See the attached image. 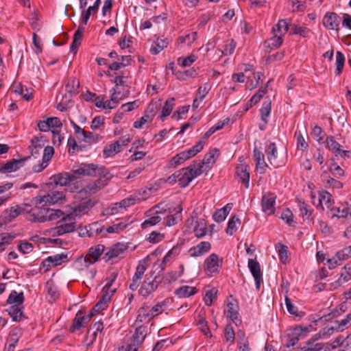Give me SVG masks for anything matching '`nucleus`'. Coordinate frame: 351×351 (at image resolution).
Listing matches in <instances>:
<instances>
[{"label":"nucleus","mask_w":351,"mask_h":351,"mask_svg":"<svg viewBox=\"0 0 351 351\" xmlns=\"http://www.w3.org/2000/svg\"><path fill=\"white\" fill-rule=\"evenodd\" d=\"M73 183L71 192L75 193V202L88 201V191L85 178L88 176V165L86 163L75 164L69 171Z\"/></svg>","instance_id":"obj_1"},{"label":"nucleus","mask_w":351,"mask_h":351,"mask_svg":"<svg viewBox=\"0 0 351 351\" xmlns=\"http://www.w3.org/2000/svg\"><path fill=\"white\" fill-rule=\"evenodd\" d=\"M88 212V201L79 202L73 208L71 213L64 215L62 212V215L59 218L60 221L58 222V226L54 228L53 235H62L67 233H71L75 230V217L82 216Z\"/></svg>","instance_id":"obj_2"},{"label":"nucleus","mask_w":351,"mask_h":351,"mask_svg":"<svg viewBox=\"0 0 351 351\" xmlns=\"http://www.w3.org/2000/svg\"><path fill=\"white\" fill-rule=\"evenodd\" d=\"M27 215L26 219L31 222L43 223L47 221L58 219L62 215V211L60 209H52L47 205L40 204V199H36V205L32 207L28 205Z\"/></svg>","instance_id":"obj_3"},{"label":"nucleus","mask_w":351,"mask_h":351,"mask_svg":"<svg viewBox=\"0 0 351 351\" xmlns=\"http://www.w3.org/2000/svg\"><path fill=\"white\" fill-rule=\"evenodd\" d=\"M112 177L104 166L89 164V194L100 191L108 184Z\"/></svg>","instance_id":"obj_4"},{"label":"nucleus","mask_w":351,"mask_h":351,"mask_svg":"<svg viewBox=\"0 0 351 351\" xmlns=\"http://www.w3.org/2000/svg\"><path fill=\"white\" fill-rule=\"evenodd\" d=\"M80 8L82 9V15L80 19V25L77 29L73 35V42L70 45V51L75 55L77 49L82 43L83 34L85 30V25L88 23V9H86L87 0H80Z\"/></svg>","instance_id":"obj_5"},{"label":"nucleus","mask_w":351,"mask_h":351,"mask_svg":"<svg viewBox=\"0 0 351 351\" xmlns=\"http://www.w3.org/2000/svg\"><path fill=\"white\" fill-rule=\"evenodd\" d=\"M110 99L106 101H104V98L96 96L95 93L89 91V102H93L95 106L99 108L114 109L119 104V95L121 92L115 88H112L110 90Z\"/></svg>","instance_id":"obj_6"},{"label":"nucleus","mask_w":351,"mask_h":351,"mask_svg":"<svg viewBox=\"0 0 351 351\" xmlns=\"http://www.w3.org/2000/svg\"><path fill=\"white\" fill-rule=\"evenodd\" d=\"M75 137H70L67 141L68 153L74 154L86 149L87 132L85 130L74 134Z\"/></svg>","instance_id":"obj_7"},{"label":"nucleus","mask_w":351,"mask_h":351,"mask_svg":"<svg viewBox=\"0 0 351 351\" xmlns=\"http://www.w3.org/2000/svg\"><path fill=\"white\" fill-rule=\"evenodd\" d=\"M324 27L328 30L339 32L341 23V17L333 12H327L322 20Z\"/></svg>","instance_id":"obj_8"},{"label":"nucleus","mask_w":351,"mask_h":351,"mask_svg":"<svg viewBox=\"0 0 351 351\" xmlns=\"http://www.w3.org/2000/svg\"><path fill=\"white\" fill-rule=\"evenodd\" d=\"M326 143L328 149L332 152L335 157L343 159L351 158V152L341 149V145L335 140L333 136H327Z\"/></svg>","instance_id":"obj_9"},{"label":"nucleus","mask_w":351,"mask_h":351,"mask_svg":"<svg viewBox=\"0 0 351 351\" xmlns=\"http://www.w3.org/2000/svg\"><path fill=\"white\" fill-rule=\"evenodd\" d=\"M162 280V278L160 276H156L152 280L147 278L142 283L138 291L139 294L144 298L148 297L158 289Z\"/></svg>","instance_id":"obj_10"},{"label":"nucleus","mask_w":351,"mask_h":351,"mask_svg":"<svg viewBox=\"0 0 351 351\" xmlns=\"http://www.w3.org/2000/svg\"><path fill=\"white\" fill-rule=\"evenodd\" d=\"M87 326L88 315L86 308H84L79 310L76 313L69 330L71 332H76L77 331L81 330L82 328H86Z\"/></svg>","instance_id":"obj_11"},{"label":"nucleus","mask_w":351,"mask_h":351,"mask_svg":"<svg viewBox=\"0 0 351 351\" xmlns=\"http://www.w3.org/2000/svg\"><path fill=\"white\" fill-rule=\"evenodd\" d=\"M247 266L254 277L256 289L259 290L261 284L263 282V274L260 264L256 259L250 258L248 260Z\"/></svg>","instance_id":"obj_12"},{"label":"nucleus","mask_w":351,"mask_h":351,"mask_svg":"<svg viewBox=\"0 0 351 351\" xmlns=\"http://www.w3.org/2000/svg\"><path fill=\"white\" fill-rule=\"evenodd\" d=\"M40 199V204L51 206L62 202L65 199V195L62 191H53L47 195L38 198Z\"/></svg>","instance_id":"obj_13"},{"label":"nucleus","mask_w":351,"mask_h":351,"mask_svg":"<svg viewBox=\"0 0 351 351\" xmlns=\"http://www.w3.org/2000/svg\"><path fill=\"white\" fill-rule=\"evenodd\" d=\"M68 261L67 254L62 253V254H56L52 256H48L46 259H45L42 265L43 267H46L45 271H47L51 267H56L58 265H60L61 264L66 263Z\"/></svg>","instance_id":"obj_14"},{"label":"nucleus","mask_w":351,"mask_h":351,"mask_svg":"<svg viewBox=\"0 0 351 351\" xmlns=\"http://www.w3.org/2000/svg\"><path fill=\"white\" fill-rule=\"evenodd\" d=\"M276 196L271 193H267L262 197V210L267 215H272L275 212Z\"/></svg>","instance_id":"obj_15"},{"label":"nucleus","mask_w":351,"mask_h":351,"mask_svg":"<svg viewBox=\"0 0 351 351\" xmlns=\"http://www.w3.org/2000/svg\"><path fill=\"white\" fill-rule=\"evenodd\" d=\"M27 208V204H25L23 206H12L10 209L5 210L3 212V217L5 221L10 222L20 215H25L26 217L28 212Z\"/></svg>","instance_id":"obj_16"},{"label":"nucleus","mask_w":351,"mask_h":351,"mask_svg":"<svg viewBox=\"0 0 351 351\" xmlns=\"http://www.w3.org/2000/svg\"><path fill=\"white\" fill-rule=\"evenodd\" d=\"M156 106L154 104H150L148 106V110L145 112L144 115L139 119L134 122L133 126L134 128L141 129L143 125L147 122H150L156 115Z\"/></svg>","instance_id":"obj_17"},{"label":"nucleus","mask_w":351,"mask_h":351,"mask_svg":"<svg viewBox=\"0 0 351 351\" xmlns=\"http://www.w3.org/2000/svg\"><path fill=\"white\" fill-rule=\"evenodd\" d=\"M219 256L215 253L209 255L204 261V270L207 274H213L219 271Z\"/></svg>","instance_id":"obj_18"},{"label":"nucleus","mask_w":351,"mask_h":351,"mask_svg":"<svg viewBox=\"0 0 351 351\" xmlns=\"http://www.w3.org/2000/svg\"><path fill=\"white\" fill-rule=\"evenodd\" d=\"M147 269V267L143 263H139L136 268V271L132 278V282L130 284L129 288L132 291H136L141 283L143 278L144 273Z\"/></svg>","instance_id":"obj_19"},{"label":"nucleus","mask_w":351,"mask_h":351,"mask_svg":"<svg viewBox=\"0 0 351 351\" xmlns=\"http://www.w3.org/2000/svg\"><path fill=\"white\" fill-rule=\"evenodd\" d=\"M112 297L108 293H102L101 298L97 304L93 307L90 312H89V318L96 313H99L102 311L106 309L108 306V303L110 302Z\"/></svg>","instance_id":"obj_20"},{"label":"nucleus","mask_w":351,"mask_h":351,"mask_svg":"<svg viewBox=\"0 0 351 351\" xmlns=\"http://www.w3.org/2000/svg\"><path fill=\"white\" fill-rule=\"evenodd\" d=\"M29 158V156L25 157L19 160L12 159L3 165H0V172L10 173L15 171L21 167L23 165L24 162L26 161Z\"/></svg>","instance_id":"obj_21"},{"label":"nucleus","mask_w":351,"mask_h":351,"mask_svg":"<svg viewBox=\"0 0 351 351\" xmlns=\"http://www.w3.org/2000/svg\"><path fill=\"white\" fill-rule=\"evenodd\" d=\"M347 319L345 317L341 320H335L332 322L331 326L326 328L324 332L325 335L328 336L331 335L334 332H342L350 326Z\"/></svg>","instance_id":"obj_22"},{"label":"nucleus","mask_w":351,"mask_h":351,"mask_svg":"<svg viewBox=\"0 0 351 351\" xmlns=\"http://www.w3.org/2000/svg\"><path fill=\"white\" fill-rule=\"evenodd\" d=\"M53 182L56 184L66 186L71 192V185L73 183L69 172H62L53 176Z\"/></svg>","instance_id":"obj_23"},{"label":"nucleus","mask_w":351,"mask_h":351,"mask_svg":"<svg viewBox=\"0 0 351 351\" xmlns=\"http://www.w3.org/2000/svg\"><path fill=\"white\" fill-rule=\"evenodd\" d=\"M211 248V245L208 241H202L197 245L189 249V252L193 257H198L207 253Z\"/></svg>","instance_id":"obj_24"},{"label":"nucleus","mask_w":351,"mask_h":351,"mask_svg":"<svg viewBox=\"0 0 351 351\" xmlns=\"http://www.w3.org/2000/svg\"><path fill=\"white\" fill-rule=\"evenodd\" d=\"M182 207L181 205L173 208L172 211L169 212V214L166 218V224L168 226H173L178 223L179 221L182 219Z\"/></svg>","instance_id":"obj_25"},{"label":"nucleus","mask_w":351,"mask_h":351,"mask_svg":"<svg viewBox=\"0 0 351 351\" xmlns=\"http://www.w3.org/2000/svg\"><path fill=\"white\" fill-rule=\"evenodd\" d=\"M235 173L241 182L245 184L247 189L250 186V172L247 165H241L236 167Z\"/></svg>","instance_id":"obj_26"},{"label":"nucleus","mask_w":351,"mask_h":351,"mask_svg":"<svg viewBox=\"0 0 351 351\" xmlns=\"http://www.w3.org/2000/svg\"><path fill=\"white\" fill-rule=\"evenodd\" d=\"M254 157L257 171L261 174L265 173L267 164L265 162L264 154L261 150L255 148L254 149Z\"/></svg>","instance_id":"obj_27"},{"label":"nucleus","mask_w":351,"mask_h":351,"mask_svg":"<svg viewBox=\"0 0 351 351\" xmlns=\"http://www.w3.org/2000/svg\"><path fill=\"white\" fill-rule=\"evenodd\" d=\"M328 215L332 219L335 217L338 219H344L348 217V215L351 216V211L350 208L344 206L340 207H332L329 210Z\"/></svg>","instance_id":"obj_28"},{"label":"nucleus","mask_w":351,"mask_h":351,"mask_svg":"<svg viewBox=\"0 0 351 351\" xmlns=\"http://www.w3.org/2000/svg\"><path fill=\"white\" fill-rule=\"evenodd\" d=\"M290 19L279 20L278 23L275 25L272 28L273 34L284 36V35L288 32L289 29L290 28Z\"/></svg>","instance_id":"obj_29"},{"label":"nucleus","mask_w":351,"mask_h":351,"mask_svg":"<svg viewBox=\"0 0 351 351\" xmlns=\"http://www.w3.org/2000/svg\"><path fill=\"white\" fill-rule=\"evenodd\" d=\"M137 317L136 322H149L153 319V315L151 313V309L149 308V306L144 304L137 312Z\"/></svg>","instance_id":"obj_30"},{"label":"nucleus","mask_w":351,"mask_h":351,"mask_svg":"<svg viewBox=\"0 0 351 351\" xmlns=\"http://www.w3.org/2000/svg\"><path fill=\"white\" fill-rule=\"evenodd\" d=\"M45 291H47L48 300L50 303L54 302L60 296L58 287L52 280H49L46 282Z\"/></svg>","instance_id":"obj_31"},{"label":"nucleus","mask_w":351,"mask_h":351,"mask_svg":"<svg viewBox=\"0 0 351 351\" xmlns=\"http://www.w3.org/2000/svg\"><path fill=\"white\" fill-rule=\"evenodd\" d=\"M232 203H228L223 208L217 210L213 215L214 221L217 223L223 221L232 210Z\"/></svg>","instance_id":"obj_32"},{"label":"nucleus","mask_w":351,"mask_h":351,"mask_svg":"<svg viewBox=\"0 0 351 351\" xmlns=\"http://www.w3.org/2000/svg\"><path fill=\"white\" fill-rule=\"evenodd\" d=\"M117 276L118 273L114 271L110 274V276L106 278V283L102 289V293H108L110 297H112L117 291V288L111 289V287L117 280Z\"/></svg>","instance_id":"obj_33"},{"label":"nucleus","mask_w":351,"mask_h":351,"mask_svg":"<svg viewBox=\"0 0 351 351\" xmlns=\"http://www.w3.org/2000/svg\"><path fill=\"white\" fill-rule=\"evenodd\" d=\"M80 82L75 77H69L65 83V90L69 93V97H72L79 93Z\"/></svg>","instance_id":"obj_34"},{"label":"nucleus","mask_w":351,"mask_h":351,"mask_svg":"<svg viewBox=\"0 0 351 351\" xmlns=\"http://www.w3.org/2000/svg\"><path fill=\"white\" fill-rule=\"evenodd\" d=\"M219 156V149L214 148L207 153L202 162V165L206 169H210L211 166L216 162V160Z\"/></svg>","instance_id":"obj_35"},{"label":"nucleus","mask_w":351,"mask_h":351,"mask_svg":"<svg viewBox=\"0 0 351 351\" xmlns=\"http://www.w3.org/2000/svg\"><path fill=\"white\" fill-rule=\"evenodd\" d=\"M228 316L236 326L241 324V319L238 311V306L233 302H229L227 305Z\"/></svg>","instance_id":"obj_36"},{"label":"nucleus","mask_w":351,"mask_h":351,"mask_svg":"<svg viewBox=\"0 0 351 351\" xmlns=\"http://www.w3.org/2000/svg\"><path fill=\"white\" fill-rule=\"evenodd\" d=\"M23 310V305H12L7 311L14 322H20L24 317Z\"/></svg>","instance_id":"obj_37"},{"label":"nucleus","mask_w":351,"mask_h":351,"mask_svg":"<svg viewBox=\"0 0 351 351\" xmlns=\"http://www.w3.org/2000/svg\"><path fill=\"white\" fill-rule=\"evenodd\" d=\"M125 250L126 247L123 244L119 243H117L114 245L110 249H109L108 251L105 254V258L106 261H108L116 258L120 254H123Z\"/></svg>","instance_id":"obj_38"},{"label":"nucleus","mask_w":351,"mask_h":351,"mask_svg":"<svg viewBox=\"0 0 351 351\" xmlns=\"http://www.w3.org/2000/svg\"><path fill=\"white\" fill-rule=\"evenodd\" d=\"M300 215L304 221L308 223L313 222L314 217L313 216V209L310 206L306 204L304 202H300Z\"/></svg>","instance_id":"obj_39"},{"label":"nucleus","mask_w":351,"mask_h":351,"mask_svg":"<svg viewBox=\"0 0 351 351\" xmlns=\"http://www.w3.org/2000/svg\"><path fill=\"white\" fill-rule=\"evenodd\" d=\"M265 152L269 163L273 165V161H276L278 158V149L276 143L268 142L266 144Z\"/></svg>","instance_id":"obj_40"},{"label":"nucleus","mask_w":351,"mask_h":351,"mask_svg":"<svg viewBox=\"0 0 351 351\" xmlns=\"http://www.w3.org/2000/svg\"><path fill=\"white\" fill-rule=\"evenodd\" d=\"M351 280V274L346 271L344 269L341 268V271L340 274V276L339 278L334 282L330 283V287L332 289H337L345 283L348 282Z\"/></svg>","instance_id":"obj_41"},{"label":"nucleus","mask_w":351,"mask_h":351,"mask_svg":"<svg viewBox=\"0 0 351 351\" xmlns=\"http://www.w3.org/2000/svg\"><path fill=\"white\" fill-rule=\"evenodd\" d=\"M23 335V330L19 327H16L12 328L8 335V337L6 339L7 344H10L14 346H16L19 340Z\"/></svg>","instance_id":"obj_42"},{"label":"nucleus","mask_w":351,"mask_h":351,"mask_svg":"<svg viewBox=\"0 0 351 351\" xmlns=\"http://www.w3.org/2000/svg\"><path fill=\"white\" fill-rule=\"evenodd\" d=\"M193 232L197 238H202L208 233V228L204 219H199L195 221Z\"/></svg>","instance_id":"obj_43"},{"label":"nucleus","mask_w":351,"mask_h":351,"mask_svg":"<svg viewBox=\"0 0 351 351\" xmlns=\"http://www.w3.org/2000/svg\"><path fill=\"white\" fill-rule=\"evenodd\" d=\"M333 200L330 193L322 191L319 193V205L324 209L325 206L329 210L332 208Z\"/></svg>","instance_id":"obj_44"},{"label":"nucleus","mask_w":351,"mask_h":351,"mask_svg":"<svg viewBox=\"0 0 351 351\" xmlns=\"http://www.w3.org/2000/svg\"><path fill=\"white\" fill-rule=\"evenodd\" d=\"M103 245H97L89 248V265L95 263L104 250Z\"/></svg>","instance_id":"obj_45"},{"label":"nucleus","mask_w":351,"mask_h":351,"mask_svg":"<svg viewBox=\"0 0 351 351\" xmlns=\"http://www.w3.org/2000/svg\"><path fill=\"white\" fill-rule=\"evenodd\" d=\"M189 172V175L193 177V180L200 176L206 169L202 165V163L194 162L189 167H186Z\"/></svg>","instance_id":"obj_46"},{"label":"nucleus","mask_w":351,"mask_h":351,"mask_svg":"<svg viewBox=\"0 0 351 351\" xmlns=\"http://www.w3.org/2000/svg\"><path fill=\"white\" fill-rule=\"evenodd\" d=\"M180 173L178 177V184L181 187L187 186L193 180V177L189 175V172L186 168L182 169L178 171Z\"/></svg>","instance_id":"obj_47"},{"label":"nucleus","mask_w":351,"mask_h":351,"mask_svg":"<svg viewBox=\"0 0 351 351\" xmlns=\"http://www.w3.org/2000/svg\"><path fill=\"white\" fill-rule=\"evenodd\" d=\"M290 29L291 30V35H299L302 38L307 37L310 32V29L306 26H300L295 23L290 24Z\"/></svg>","instance_id":"obj_48"},{"label":"nucleus","mask_w":351,"mask_h":351,"mask_svg":"<svg viewBox=\"0 0 351 351\" xmlns=\"http://www.w3.org/2000/svg\"><path fill=\"white\" fill-rule=\"evenodd\" d=\"M24 302L23 293H17L16 291H12L8 296L7 302L12 305H23Z\"/></svg>","instance_id":"obj_49"},{"label":"nucleus","mask_w":351,"mask_h":351,"mask_svg":"<svg viewBox=\"0 0 351 351\" xmlns=\"http://www.w3.org/2000/svg\"><path fill=\"white\" fill-rule=\"evenodd\" d=\"M175 106V99L173 97H171L168 99L165 102L162 108L161 114L159 118L163 121L164 119L168 117Z\"/></svg>","instance_id":"obj_50"},{"label":"nucleus","mask_w":351,"mask_h":351,"mask_svg":"<svg viewBox=\"0 0 351 351\" xmlns=\"http://www.w3.org/2000/svg\"><path fill=\"white\" fill-rule=\"evenodd\" d=\"M196 293V288L190 286H182L175 291L176 295L179 298H187Z\"/></svg>","instance_id":"obj_51"},{"label":"nucleus","mask_w":351,"mask_h":351,"mask_svg":"<svg viewBox=\"0 0 351 351\" xmlns=\"http://www.w3.org/2000/svg\"><path fill=\"white\" fill-rule=\"evenodd\" d=\"M32 145L29 146L31 154L34 158H37L40 155V151L44 146V144L41 143V139L38 137H34L31 140Z\"/></svg>","instance_id":"obj_52"},{"label":"nucleus","mask_w":351,"mask_h":351,"mask_svg":"<svg viewBox=\"0 0 351 351\" xmlns=\"http://www.w3.org/2000/svg\"><path fill=\"white\" fill-rule=\"evenodd\" d=\"M285 301L287 311L291 315H295V317H298L300 318L304 316L305 313L304 312L299 311L298 307L291 302L290 298L287 295L285 296Z\"/></svg>","instance_id":"obj_53"},{"label":"nucleus","mask_w":351,"mask_h":351,"mask_svg":"<svg viewBox=\"0 0 351 351\" xmlns=\"http://www.w3.org/2000/svg\"><path fill=\"white\" fill-rule=\"evenodd\" d=\"M240 223V219L237 216L234 215L232 217L228 222V226L226 230V234L232 236L237 231Z\"/></svg>","instance_id":"obj_54"},{"label":"nucleus","mask_w":351,"mask_h":351,"mask_svg":"<svg viewBox=\"0 0 351 351\" xmlns=\"http://www.w3.org/2000/svg\"><path fill=\"white\" fill-rule=\"evenodd\" d=\"M204 143L202 141H199L194 146L191 148L183 151L186 159H189L195 156L197 154L200 152L204 148Z\"/></svg>","instance_id":"obj_55"},{"label":"nucleus","mask_w":351,"mask_h":351,"mask_svg":"<svg viewBox=\"0 0 351 351\" xmlns=\"http://www.w3.org/2000/svg\"><path fill=\"white\" fill-rule=\"evenodd\" d=\"M121 149H119V145L113 143L104 147L103 150V156L105 158L112 157L117 154L121 152Z\"/></svg>","instance_id":"obj_56"},{"label":"nucleus","mask_w":351,"mask_h":351,"mask_svg":"<svg viewBox=\"0 0 351 351\" xmlns=\"http://www.w3.org/2000/svg\"><path fill=\"white\" fill-rule=\"evenodd\" d=\"M167 45V42L165 39L157 38L151 46L150 52L152 54L156 55L164 49Z\"/></svg>","instance_id":"obj_57"},{"label":"nucleus","mask_w":351,"mask_h":351,"mask_svg":"<svg viewBox=\"0 0 351 351\" xmlns=\"http://www.w3.org/2000/svg\"><path fill=\"white\" fill-rule=\"evenodd\" d=\"M322 180L325 184L326 187L339 189L343 187V184L333 178L326 176L324 175L322 176Z\"/></svg>","instance_id":"obj_58"},{"label":"nucleus","mask_w":351,"mask_h":351,"mask_svg":"<svg viewBox=\"0 0 351 351\" xmlns=\"http://www.w3.org/2000/svg\"><path fill=\"white\" fill-rule=\"evenodd\" d=\"M56 101L57 103L56 108L60 111H64L68 108L69 104L71 102L70 98L64 97L63 95L56 96Z\"/></svg>","instance_id":"obj_59"},{"label":"nucleus","mask_w":351,"mask_h":351,"mask_svg":"<svg viewBox=\"0 0 351 351\" xmlns=\"http://www.w3.org/2000/svg\"><path fill=\"white\" fill-rule=\"evenodd\" d=\"M197 59V56L194 54H191L187 57H180L178 58V64L182 67H187L191 66Z\"/></svg>","instance_id":"obj_60"},{"label":"nucleus","mask_w":351,"mask_h":351,"mask_svg":"<svg viewBox=\"0 0 351 351\" xmlns=\"http://www.w3.org/2000/svg\"><path fill=\"white\" fill-rule=\"evenodd\" d=\"M14 238L15 235L10 233L0 234V251L4 250L5 245H9Z\"/></svg>","instance_id":"obj_61"},{"label":"nucleus","mask_w":351,"mask_h":351,"mask_svg":"<svg viewBox=\"0 0 351 351\" xmlns=\"http://www.w3.org/2000/svg\"><path fill=\"white\" fill-rule=\"evenodd\" d=\"M271 112V102L265 101L263 104L261 108V120L265 123H268V118Z\"/></svg>","instance_id":"obj_62"},{"label":"nucleus","mask_w":351,"mask_h":351,"mask_svg":"<svg viewBox=\"0 0 351 351\" xmlns=\"http://www.w3.org/2000/svg\"><path fill=\"white\" fill-rule=\"evenodd\" d=\"M280 218L284 220L289 226H295V221L293 220V215L289 208L283 210Z\"/></svg>","instance_id":"obj_63"},{"label":"nucleus","mask_w":351,"mask_h":351,"mask_svg":"<svg viewBox=\"0 0 351 351\" xmlns=\"http://www.w3.org/2000/svg\"><path fill=\"white\" fill-rule=\"evenodd\" d=\"M235 47L236 43L234 40L230 39L226 41L223 48L221 49V51L224 56H230L234 53Z\"/></svg>","instance_id":"obj_64"}]
</instances>
